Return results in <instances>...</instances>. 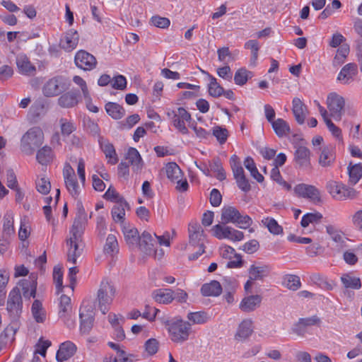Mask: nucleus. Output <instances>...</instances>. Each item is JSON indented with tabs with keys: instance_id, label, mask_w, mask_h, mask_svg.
Listing matches in <instances>:
<instances>
[{
	"instance_id": "nucleus-60",
	"label": "nucleus",
	"mask_w": 362,
	"mask_h": 362,
	"mask_svg": "<svg viewBox=\"0 0 362 362\" xmlns=\"http://www.w3.org/2000/svg\"><path fill=\"white\" fill-rule=\"evenodd\" d=\"M245 47L246 49H251L252 57L251 60L255 62L258 57V51L259 49V45L257 40H250L245 42Z\"/></svg>"
},
{
	"instance_id": "nucleus-18",
	"label": "nucleus",
	"mask_w": 362,
	"mask_h": 362,
	"mask_svg": "<svg viewBox=\"0 0 362 362\" xmlns=\"http://www.w3.org/2000/svg\"><path fill=\"white\" fill-rule=\"evenodd\" d=\"M16 65L20 73L24 75L33 76L36 68L33 65L28 57L25 54H19L16 57Z\"/></svg>"
},
{
	"instance_id": "nucleus-13",
	"label": "nucleus",
	"mask_w": 362,
	"mask_h": 362,
	"mask_svg": "<svg viewBox=\"0 0 362 362\" xmlns=\"http://www.w3.org/2000/svg\"><path fill=\"white\" fill-rule=\"evenodd\" d=\"M321 323V320L317 315H313L310 317L300 318L296 322L292 328L293 333L300 337H304L307 332V329L309 327L314 325H319Z\"/></svg>"
},
{
	"instance_id": "nucleus-39",
	"label": "nucleus",
	"mask_w": 362,
	"mask_h": 362,
	"mask_svg": "<svg viewBox=\"0 0 362 362\" xmlns=\"http://www.w3.org/2000/svg\"><path fill=\"white\" fill-rule=\"evenodd\" d=\"M78 103V94L75 92H67L58 99V104L65 108L72 107Z\"/></svg>"
},
{
	"instance_id": "nucleus-41",
	"label": "nucleus",
	"mask_w": 362,
	"mask_h": 362,
	"mask_svg": "<svg viewBox=\"0 0 362 362\" xmlns=\"http://www.w3.org/2000/svg\"><path fill=\"white\" fill-rule=\"evenodd\" d=\"M272 128L279 137H283L290 133L288 124L283 119L279 118L272 123Z\"/></svg>"
},
{
	"instance_id": "nucleus-12",
	"label": "nucleus",
	"mask_w": 362,
	"mask_h": 362,
	"mask_svg": "<svg viewBox=\"0 0 362 362\" xmlns=\"http://www.w3.org/2000/svg\"><path fill=\"white\" fill-rule=\"evenodd\" d=\"M294 192L299 197L307 198L315 204L321 202L320 192L313 185L299 184L294 187Z\"/></svg>"
},
{
	"instance_id": "nucleus-27",
	"label": "nucleus",
	"mask_w": 362,
	"mask_h": 362,
	"mask_svg": "<svg viewBox=\"0 0 362 362\" xmlns=\"http://www.w3.org/2000/svg\"><path fill=\"white\" fill-rule=\"evenodd\" d=\"M122 231L126 243L129 246L134 247L138 245L141 235H139V232L136 228L124 224L122 226Z\"/></svg>"
},
{
	"instance_id": "nucleus-28",
	"label": "nucleus",
	"mask_w": 362,
	"mask_h": 362,
	"mask_svg": "<svg viewBox=\"0 0 362 362\" xmlns=\"http://www.w3.org/2000/svg\"><path fill=\"white\" fill-rule=\"evenodd\" d=\"M23 295L25 298H35L36 295L37 281L35 276L21 281Z\"/></svg>"
},
{
	"instance_id": "nucleus-54",
	"label": "nucleus",
	"mask_w": 362,
	"mask_h": 362,
	"mask_svg": "<svg viewBox=\"0 0 362 362\" xmlns=\"http://www.w3.org/2000/svg\"><path fill=\"white\" fill-rule=\"evenodd\" d=\"M187 317L193 324H204L209 320L207 313L204 311L189 313Z\"/></svg>"
},
{
	"instance_id": "nucleus-15",
	"label": "nucleus",
	"mask_w": 362,
	"mask_h": 362,
	"mask_svg": "<svg viewBox=\"0 0 362 362\" xmlns=\"http://www.w3.org/2000/svg\"><path fill=\"white\" fill-rule=\"evenodd\" d=\"M139 249L145 255L151 256L153 254L156 255V240L153 238L151 234L147 231H144L140 236L138 243Z\"/></svg>"
},
{
	"instance_id": "nucleus-49",
	"label": "nucleus",
	"mask_w": 362,
	"mask_h": 362,
	"mask_svg": "<svg viewBox=\"0 0 362 362\" xmlns=\"http://www.w3.org/2000/svg\"><path fill=\"white\" fill-rule=\"evenodd\" d=\"M349 53V46L346 44H343L337 52L332 64L334 66H339L341 65Z\"/></svg>"
},
{
	"instance_id": "nucleus-8",
	"label": "nucleus",
	"mask_w": 362,
	"mask_h": 362,
	"mask_svg": "<svg viewBox=\"0 0 362 362\" xmlns=\"http://www.w3.org/2000/svg\"><path fill=\"white\" fill-rule=\"evenodd\" d=\"M345 101L343 97L332 93L328 95L327 98V106L329 111L330 117L337 121L341 119L344 112Z\"/></svg>"
},
{
	"instance_id": "nucleus-2",
	"label": "nucleus",
	"mask_w": 362,
	"mask_h": 362,
	"mask_svg": "<svg viewBox=\"0 0 362 362\" xmlns=\"http://www.w3.org/2000/svg\"><path fill=\"white\" fill-rule=\"evenodd\" d=\"M44 142V133L38 127L29 129L21 140V150L25 154L33 155L35 149Z\"/></svg>"
},
{
	"instance_id": "nucleus-36",
	"label": "nucleus",
	"mask_w": 362,
	"mask_h": 362,
	"mask_svg": "<svg viewBox=\"0 0 362 362\" xmlns=\"http://www.w3.org/2000/svg\"><path fill=\"white\" fill-rule=\"evenodd\" d=\"M79 317L81 319V332L83 334H88L93 325L94 317L93 312L88 311L86 314L83 312H81Z\"/></svg>"
},
{
	"instance_id": "nucleus-10",
	"label": "nucleus",
	"mask_w": 362,
	"mask_h": 362,
	"mask_svg": "<svg viewBox=\"0 0 362 362\" xmlns=\"http://www.w3.org/2000/svg\"><path fill=\"white\" fill-rule=\"evenodd\" d=\"M213 235L218 239L227 238L233 241H240L244 238L242 231L234 229L230 226H223L216 224L212 227Z\"/></svg>"
},
{
	"instance_id": "nucleus-7",
	"label": "nucleus",
	"mask_w": 362,
	"mask_h": 362,
	"mask_svg": "<svg viewBox=\"0 0 362 362\" xmlns=\"http://www.w3.org/2000/svg\"><path fill=\"white\" fill-rule=\"evenodd\" d=\"M23 308V301L20 289L15 287L11 290L8 295L6 310L10 317L13 320H17L21 313Z\"/></svg>"
},
{
	"instance_id": "nucleus-24",
	"label": "nucleus",
	"mask_w": 362,
	"mask_h": 362,
	"mask_svg": "<svg viewBox=\"0 0 362 362\" xmlns=\"http://www.w3.org/2000/svg\"><path fill=\"white\" fill-rule=\"evenodd\" d=\"M292 103V111L296 122L300 124H303L307 115L306 105L298 98H294Z\"/></svg>"
},
{
	"instance_id": "nucleus-53",
	"label": "nucleus",
	"mask_w": 362,
	"mask_h": 362,
	"mask_svg": "<svg viewBox=\"0 0 362 362\" xmlns=\"http://www.w3.org/2000/svg\"><path fill=\"white\" fill-rule=\"evenodd\" d=\"M230 164L233 173L234 178L244 175V170L241 165L239 158L236 155H233L230 158Z\"/></svg>"
},
{
	"instance_id": "nucleus-9",
	"label": "nucleus",
	"mask_w": 362,
	"mask_h": 362,
	"mask_svg": "<svg viewBox=\"0 0 362 362\" xmlns=\"http://www.w3.org/2000/svg\"><path fill=\"white\" fill-rule=\"evenodd\" d=\"M63 176L66 188L69 194L76 199L81 194V188L77 181L75 173L71 166L67 164L63 170Z\"/></svg>"
},
{
	"instance_id": "nucleus-33",
	"label": "nucleus",
	"mask_w": 362,
	"mask_h": 362,
	"mask_svg": "<svg viewBox=\"0 0 362 362\" xmlns=\"http://www.w3.org/2000/svg\"><path fill=\"white\" fill-rule=\"evenodd\" d=\"M105 109L108 115L114 119H119L125 115V110L117 103L108 102Z\"/></svg>"
},
{
	"instance_id": "nucleus-3",
	"label": "nucleus",
	"mask_w": 362,
	"mask_h": 362,
	"mask_svg": "<svg viewBox=\"0 0 362 362\" xmlns=\"http://www.w3.org/2000/svg\"><path fill=\"white\" fill-rule=\"evenodd\" d=\"M115 293L116 289L110 281L107 279L101 281L97 292L96 301L103 314H106L109 310V306L115 298Z\"/></svg>"
},
{
	"instance_id": "nucleus-59",
	"label": "nucleus",
	"mask_w": 362,
	"mask_h": 362,
	"mask_svg": "<svg viewBox=\"0 0 362 362\" xmlns=\"http://www.w3.org/2000/svg\"><path fill=\"white\" fill-rule=\"evenodd\" d=\"M270 177L274 181H276L286 189H291V185L282 179L279 168L274 167L272 168Z\"/></svg>"
},
{
	"instance_id": "nucleus-1",
	"label": "nucleus",
	"mask_w": 362,
	"mask_h": 362,
	"mask_svg": "<svg viewBox=\"0 0 362 362\" xmlns=\"http://www.w3.org/2000/svg\"><path fill=\"white\" fill-rule=\"evenodd\" d=\"M170 339L175 343H183L189 339L191 324L182 320L181 318L175 317L164 322Z\"/></svg>"
},
{
	"instance_id": "nucleus-58",
	"label": "nucleus",
	"mask_w": 362,
	"mask_h": 362,
	"mask_svg": "<svg viewBox=\"0 0 362 362\" xmlns=\"http://www.w3.org/2000/svg\"><path fill=\"white\" fill-rule=\"evenodd\" d=\"M37 190L43 194H47L51 189L50 182L45 177H41L36 181Z\"/></svg>"
},
{
	"instance_id": "nucleus-30",
	"label": "nucleus",
	"mask_w": 362,
	"mask_h": 362,
	"mask_svg": "<svg viewBox=\"0 0 362 362\" xmlns=\"http://www.w3.org/2000/svg\"><path fill=\"white\" fill-rule=\"evenodd\" d=\"M119 250L116 236L112 234L108 235L103 247L105 255L113 258L119 252Z\"/></svg>"
},
{
	"instance_id": "nucleus-4",
	"label": "nucleus",
	"mask_w": 362,
	"mask_h": 362,
	"mask_svg": "<svg viewBox=\"0 0 362 362\" xmlns=\"http://www.w3.org/2000/svg\"><path fill=\"white\" fill-rule=\"evenodd\" d=\"M221 221L223 223H232L241 228H247L252 223L251 218L247 215H242L233 206H225L221 209Z\"/></svg>"
},
{
	"instance_id": "nucleus-16",
	"label": "nucleus",
	"mask_w": 362,
	"mask_h": 362,
	"mask_svg": "<svg viewBox=\"0 0 362 362\" xmlns=\"http://www.w3.org/2000/svg\"><path fill=\"white\" fill-rule=\"evenodd\" d=\"M294 160L302 169H308L310 166V151L305 146H299L295 151Z\"/></svg>"
},
{
	"instance_id": "nucleus-25",
	"label": "nucleus",
	"mask_w": 362,
	"mask_h": 362,
	"mask_svg": "<svg viewBox=\"0 0 362 362\" xmlns=\"http://www.w3.org/2000/svg\"><path fill=\"white\" fill-rule=\"evenodd\" d=\"M120 202H117L116 204L112 209V217L115 222H119L122 224L124 223L125 216V208L129 209V204L124 199H119Z\"/></svg>"
},
{
	"instance_id": "nucleus-5",
	"label": "nucleus",
	"mask_w": 362,
	"mask_h": 362,
	"mask_svg": "<svg viewBox=\"0 0 362 362\" xmlns=\"http://www.w3.org/2000/svg\"><path fill=\"white\" fill-rule=\"evenodd\" d=\"M69 86L70 81L68 78L62 76H57L45 83L42 91L46 97H53L66 91Z\"/></svg>"
},
{
	"instance_id": "nucleus-37",
	"label": "nucleus",
	"mask_w": 362,
	"mask_h": 362,
	"mask_svg": "<svg viewBox=\"0 0 362 362\" xmlns=\"http://www.w3.org/2000/svg\"><path fill=\"white\" fill-rule=\"evenodd\" d=\"M202 73L206 74L209 77V83L208 85V90L209 95L214 98H218L223 95L224 88L217 82V79L208 72L203 70H202Z\"/></svg>"
},
{
	"instance_id": "nucleus-35",
	"label": "nucleus",
	"mask_w": 362,
	"mask_h": 362,
	"mask_svg": "<svg viewBox=\"0 0 362 362\" xmlns=\"http://www.w3.org/2000/svg\"><path fill=\"white\" fill-rule=\"evenodd\" d=\"M357 73V66L354 63H349L345 65L340 71L337 80L344 81V83H347L349 79H351L354 75Z\"/></svg>"
},
{
	"instance_id": "nucleus-40",
	"label": "nucleus",
	"mask_w": 362,
	"mask_h": 362,
	"mask_svg": "<svg viewBox=\"0 0 362 362\" xmlns=\"http://www.w3.org/2000/svg\"><path fill=\"white\" fill-rule=\"evenodd\" d=\"M348 172L349 175V182L354 185L362 177V165L361 163L352 165L349 163L348 166Z\"/></svg>"
},
{
	"instance_id": "nucleus-56",
	"label": "nucleus",
	"mask_w": 362,
	"mask_h": 362,
	"mask_svg": "<svg viewBox=\"0 0 362 362\" xmlns=\"http://www.w3.org/2000/svg\"><path fill=\"white\" fill-rule=\"evenodd\" d=\"M322 218V216L320 213H308L305 214L301 219L300 224L303 228L309 226L310 223L317 222Z\"/></svg>"
},
{
	"instance_id": "nucleus-43",
	"label": "nucleus",
	"mask_w": 362,
	"mask_h": 362,
	"mask_svg": "<svg viewBox=\"0 0 362 362\" xmlns=\"http://www.w3.org/2000/svg\"><path fill=\"white\" fill-rule=\"evenodd\" d=\"M341 281L346 288L360 289L361 288V279L351 276L349 274H344L341 277Z\"/></svg>"
},
{
	"instance_id": "nucleus-38",
	"label": "nucleus",
	"mask_w": 362,
	"mask_h": 362,
	"mask_svg": "<svg viewBox=\"0 0 362 362\" xmlns=\"http://www.w3.org/2000/svg\"><path fill=\"white\" fill-rule=\"evenodd\" d=\"M153 298L159 303L168 304L174 300L173 291L170 289H157L153 293Z\"/></svg>"
},
{
	"instance_id": "nucleus-64",
	"label": "nucleus",
	"mask_w": 362,
	"mask_h": 362,
	"mask_svg": "<svg viewBox=\"0 0 362 362\" xmlns=\"http://www.w3.org/2000/svg\"><path fill=\"white\" fill-rule=\"evenodd\" d=\"M159 343L156 339H150L145 343V349L149 355H153L157 353L158 350Z\"/></svg>"
},
{
	"instance_id": "nucleus-62",
	"label": "nucleus",
	"mask_w": 362,
	"mask_h": 362,
	"mask_svg": "<svg viewBox=\"0 0 362 362\" xmlns=\"http://www.w3.org/2000/svg\"><path fill=\"white\" fill-rule=\"evenodd\" d=\"M45 104L42 100H36L30 107V113L35 117L40 116L44 112Z\"/></svg>"
},
{
	"instance_id": "nucleus-47",
	"label": "nucleus",
	"mask_w": 362,
	"mask_h": 362,
	"mask_svg": "<svg viewBox=\"0 0 362 362\" xmlns=\"http://www.w3.org/2000/svg\"><path fill=\"white\" fill-rule=\"evenodd\" d=\"M245 167L250 172V175L253 177L258 182H262L264 181V177L260 174L256 167V165L251 157H247L244 160Z\"/></svg>"
},
{
	"instance_id": "nucleus-57",
	"label": "nucleus",
	"mask_w": 362,
	"mask_h": 362,
	"mask_svg": "<svg viewBox=\"0 0 362 362\" xmlns=\"http://www.w3.org/2000/svg\"><path fill=\"white\" fill-rule=\"evenodd\" d=\"M213 135L221 144H223L228 139V132L226 128L217 126L213 129Z\"/></svg>"
},
{
	"instance_id": "nucleus-26",
	"label": "nucleus",
	"mask_w": 362,
	"mask_h": 362,
	"mask_svg": "<svg viewBox=\"0 0 362 362\" xmlns=\"http://www.w3.org/2000/svg\"><path fill=\"white\" fill-rule=\"evenodd\" d=\"M262 297L259 295H252L245 297L240 303V308L244 312H251L259 306Z\"/></svg>"
},
{
	"instance_id": "nucleus-46",
	"label": "nucleus",
	"mask_w": 362,
	"mask_h": 362,
	"mask_svg": "<svg viewBox=\"0 0 362 362\" xmlns=\"http://www.w3.org/2000/svg\"><path fill=\"white\" fill-rule=\"evenodd\" d=\"M166 175L172 182L180 180L182 176L181 169L175 163H169L166 165Z\"/></svg>"
},
{
	"instance_id": "nucleus-22",
	"label": "nucleus",
	"mask_w": 362,
	"mask_h": 362,
	"mask_svg": "<svg viewBox=\"0 0 362 362\" xmlns=\"http://www.w3.org/2000/svg\"><path fill=\"white\" fill-rule=\"evenodd\" d=\"M320 150L319 164L324 168L331 166L335 160L333 146L332 145L325 146Z\"/></svg>"
},
{
	"instance_id": "nucleus-14",
	"label": "nucleus",
	"mask_w": 362,
	"mask_h": 362,
	"mask_svg": "<svg viewBox=\"0 0 362 362\" xmlns=\"http://www.w3.org/2000/svg\"><path fill=\"white\" fill-rule=\"evenodd\" d=\"M74 61L78 68L85 71L93 69L97 64L95 57L84 50H80L76 54Z\"/></svg>"
},
{
	"instance_id": "nucleus-44",
	"label": "nucleus",
	"mask_w": 362,
	"mask_h": 362,
	"mask_svg": "<svg viewBox=\"0 0 362 362\" xmlns=\"http://www.w3.org/2000/svg\"><path fill=\"white\" fill-rule=\"evenodd\" d=\"M210 171L216 173V177L222 181L226 178V173L219 158H214L209 163Z\"/></svg>"
},
{
	"instance_id": "nucleus-42",
	"label": "nucleus",
	"mask_w": 362,
	"mask_h": 362,
	"mask_svg": "<svg viewBox=\"0 0 362 362\" xmlns=\"http://www.w3.org/2000/svg\"><path fill=\"white\" fill-rule=\"evenodd\" d=\"M52 150L48 146H45L37 152L36 159L41 165H47L52 161Z\"/></svg>"
},
{
	"instance_id": "nucleus-31",
	"label": "nucleus",
	"mask_w": 362,
	"mask_h": 362,
	"mask_svg": "<svg viewBox=\"0 0 362 362\" xmlns=\"http://www.w3.org/2000/svg\"><path fill=\"white\" fill-rule=\"evenodd\" d=\"M222 290L221 284L215 280L209 284H204L201 288V292L204 296H218Z\"/></svg>"
},
{
	"instance_id": "nucleus-23",
	"label": "nucleus",
	"mask_w": 362,
	"mask_h": 362,
	"mask_svg": "<svg viewBox=\"0 0 362 362\" xmlns=\"http://www.w3.org/2000/svg\"><path fill=\"white\" fill-rule=\"evenodd\" d=\"M81 241V240H76L72 237H70L66 240V245L69 246L67 260L74 264L76 263V259L80 257L82 253V249L79 248Z\"/></svg>"
},
{
	"instance_id": "nucleus-55",
	"label": "nucleus",
	"mask_w": 362,
	"mask_h": 362,
	"mask_svg": "<svg viewBox=\"0 0 362 362\" xmlns=\"http://www.w3.org/2000/svg\"><path fill=\"white\" fill-rule=\"evenodd\" d=\"M101 148L107 158H110V163L112 165L118 161L115 149L112 144L105 143L101 145Z\"/></svg>"
},
{
	"instance_id": "nucleus-17",
	"label": "nucleus",
	"mask_w": 362,
	"mask_h": 362,
	"mask_svg": "<svg viewBox=\"0 0 362 362\" xmlns=\"http://www.w3.org/2000/svg\"><path fill=\"white\" fill-rule=\"evenodd\" d=\"M79 35L76 30L70 29L60 40V47L66 51L70 52L75 49L78 43Z\"/></svg>"
},
{
	"instance_id": "nucleus-45",
	"label": "nucleus",
	"mask_w": 362,
	"mask_h": 362,
	"mask_svg": "<svg viewBox=\"0 0 362 362\" xmlns=\"http://www.w3.org/2000/svg\"><path fill=\"white\" fill-rule=\"evenodd\" d=\"M253 76L251 71L245 68H240L236 71L234 76V81L236 85L243 86Z\"/></svg>"
},
{
	"instance_id": "nucleus-32",
	"label": "nucleus",
	"mask_w": 362,
	"mask_h": 362,
	"mask_svg": "<svg viewBox=\"0 0 362 362\" xmlns=\"http://www.w3.org/2000/svg\"><path fill=\"white\" fill-rule=\"evenodd\" d=\"M31 313L36 322L44 323L45 322L47 313L40 300H34L31 307Z\"/></svg>"
},
{
	"instance_id": "nucleus-21",
	"label": "nucleus",
	"mask_w": 362,
	"mask_h": 362,
	"mask_svg": "<svg viewBox=\"0 0 362 362\" xmlns=\"http://www.w3.org/2000/svg\"><path fill=\"white\" fill-rule=\"evenodd\" d=\"M125 159L128 160V164L132 165V170L136 173L141 171L144 166L142 158L139 151L134 148H129Z\"/></svg>"
},
{
	"instance_id": "nucleus-52",
	"label": "nucleus",
	"mask_w": 362,
	"mask_h": 362,
	"mask_svg": "<svg viewBox=\"0 0 362 362\" xmlns=\"http://www.w3.org/2000/svg\"><path fill=\"white\" fill-rule=\"evenodd\" d=\"M15 332L12 327H6L0 334V351L13 341Z\"/></svg>"
},
{
	"instance_id": "nucleus-50",
	"label": "nucleus",
	"mask_w": 362,
	"mask_h": 362,
	"mask_svg": "<svg viewBox=\"0 0 362 362\" xmlns=\"http://www.w3.org/2000/svg\"><path fill=\"white\" fill-rule=\"evenodd\" d=\"M283 284L292 291H297L301 286L300 277L293 274L286 275L283 279Z\"/></svg>"
},
{
	"instance_id": "nucleus-48",
	"label": "nucleus",
	"mask_w": 362,
	"mask_h": 362,
	"mask_svg": "<svg viewBox=\"0 0 362 362\" xmlns=\"http://www.w3.org/2000/svg\"><path fill=\"white\" fill-rule=\"evenodd\" d=\"M262 223L274 235H279L283 233V228L273 218H264L262 220Z\"/></svg>"
},
{
	"instance_id": "nucleus-63",
	"label": "nucleus",
	"mask_w": 362,
	"mask_h": 362,
	"mask_svg": "<svg viewBox=\"0 0 362 362\" xmlns=\"http://www.w3.org/2000/svg\"><path fill=\"white\" fill-rule=\"evenodd\" d=\"M326 229L332 240L337 243H344V238L343 235L339 231L336 230L332 226H327Z\"/></svg>"
},
{
	"instance_id": "nucleus-6",
	"label": "nucleus",
	"mask_w": 362,
	"mask_h": 362,
	"mask_svg": "<svg viewBox=\"0 0 362 362\" xmlns=\"http://www.w3.org/2000/svg\"><path fill=\"white\" fill-rule=\"evenodd\" d=\"M327 189L332 197L337 200L354 199L356 197V192L354 189L347 187L334 180L327 182Z\"/></svg>"
},
{
	"instance_id": "nucleus-11",
	"label": "nucleus",
	"mask_w": 362,
	"mask_h": 362,
	"mask_svg": "<svg viewBox=\"0 0 362 362\" xmlns=\"http://www.w3.org/2000/svg\"><path fill=\"white\" fill-rule=\"evenodd\" d=\"M87 215L82 205L78 207L76 217L74 221L72 228L70 230L71 237L76 240H81L82 235L87 223Z\"/></svg>"
},
{
	"instance_id": "nucleus-61",
	"label": "nucleus",
	"mask_w": 362,
	"mask_h": 362,
	"mask_svg": "<svg viewBox=\"0 0 362 362\" xmlns=\"http://www.w3.org/2000/svg\"><path fill=\"white\" fill-rule=\"evenodd\" d=\"M173 117L172 122L174 127L180 132L182 134H188V129L185 124V121H182V119L180 118L175 112H173Z\"/></svg>"
},
{
	"instance_id": "nucleus-29",
	"label": "nucleus",
	"mask_w": 362,
	"mask_h": 362,
	"mask_svg": "<svg viewBox=\"0 0 362 362\" xmlns=\"http://www.w3.org/2000/svg\"><path fill=\"white\" fill-rule=\"evenodd\" d=\"M269 272V267L266 264L261 266L252 264L248 269L250 279L254 281L262 280L265 276H268Z\"/></svg>"
},
{
	"instance_id": "nucleus-51",
	"label": "nucleus",
	"mask_w": 362,
	"mask_h": 362,
	"mask_svg": "<svg viewBox=\"0 0 362 362\" xmlns=\"http://www.w3.org/2000/svg\"><path fill=\"white\" fill-rule=\"evenodd\" d=\"M61 133L64 136H68L76 129V125L72 120L66 118L59 119Z\"/></svg>"
},
{
	"instance_id": "nucleus-19",
	"label": "nucleus",
	"mask_w": 362,
	"mask_h": 362,
	"mask_svg": "<svg viewBox=\"0 0 362 362\" xmlns=\"http://www.w3.org/2000/svg\"><path fill=\"white\" fill-rule=\"evenodd\" d=\"M76 351V345L70 341H66L60 345L56 356L57 360L59 362L66 361L75 354Z\"/></svg>"
},
{
	"instance_id": "nucleus-34",
	"label": "nucleus",
	"mask_w": 362,
	"mask_h": 362,
	"mask_svg": "<svg viewBox=\"0 0 362 362\" xmlns=\"http://www.w3.org/2000/svg\"><path fill=\"white\" fill-rule=\"evenodd\" d=\"M72 313V306L70 297L66 295H62L59 301V317L62 320H65L70 317Z\"/></svg>"
},
{
	"instance_id": "nucleus-20",
	"label": "nucleus",
	"mask_w": 362,
	"mask_h": 362,
	"mask_svg": "<svg viewBox=\"0 0 362 362\" xmlns=\"http://www.w3.org/2000/svg\"><path fill=\"white\" fill-rule=\"evenodd\" d=\"M253 333L252 321L250 319H246L242 321L239 325L235 339L238 341H245Z\"/></svg>"
}]
</instances>
